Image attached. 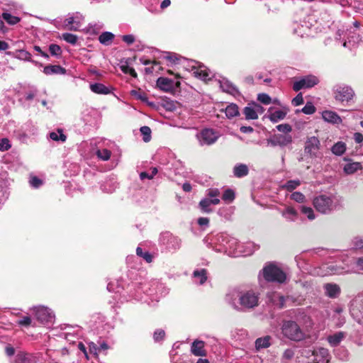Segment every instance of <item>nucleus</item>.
<instances>
[{
    "label": "nucleus",
    "instance_id": "f704fd0d",
    "mask_svg": "<svg viewBox=\"0 0 363 363\" xmlns=\"http://www.w3.org/2000/svg\"><path fill=\"white\" fill-rule=\"evenodd\" d=\"M90 89L92 92L97 94L106 95L111 93L109 88L101 83H94L90 84Z\"/></svg>",
    "mask_w": 363,
    "mask_h": 363
},
{
    "label": "nucleus",
    "instance_id": "6e6d98bb",
    "mask_svg": "<svg viewBox=\"0 0 363 363\" xmlns=\"http://www.w3.org/2000/svg\"><path fill=\"white\" fill-rule=\"evenodd\" d=\"M300 185L301 182L298 179L289 180L282 186V188L286 189L289 191H292Z\"/></svg>",
    "mask_w": 363,
    "mask_h": 363
},
{
    "label": "nucleus",
    "instance_id": "69168bd1",
    "mask_svg": "<svg viewBox=\"0 0 363 363\" xmlns=\"http://www.w3.org/2000/svg\"><path fill=\"white\" fill-rule=\"evenodd\" d=\"M121 69L125 74H129L134 78L137 77V73L133 67H129L128 65H121Z\"/></svg>",
    "mask_w": 363,
    "mask_h": 363
},
{
    "label": "nucleus",
    "instance_id": "de8ad7c7",
    "mask_svg": "<svg viewBox=\"0 0 363 363\" xmlns=\"http://www.w3.org/2000/svg\"><path fill=\"white\" fill-rule=\"evenodd\" d=\"M113 38L114 35L112 33L104 32L99 35V40L102 45H108L111 43Z\"/></svg>",
    "mask_w": 363,
    "mask_h": 363
},
{
    "label": "nucleus",
    "instance_id": "6e6552de",
    "mask_svg": "<svg viewBox=\"0 0 363 363\" xmlns=\"http://www.w3.org/2000/svg\"><path fill=\"white\" fill-rule=\"evenodd\" d=\"M130 296L138 301L143 299V294H147L148 296H152L153 290L150 288L149 283L138 284L132 283L128 287Z\"/></svg>",
    "mask_w": 363,
    "mask_h": 363
},
{
    "label": "nucleus",
    "instance_id": "7ed1b4c3",
    "mask_svg": "<svg viewBox=\"0 0 363 363\" xmlns=\"http://www.w3.org/2000/svg\"><path fill=\"white\" fill-rule=\"evenodd\" d=\"M262 279L267 282L284 284L287 280V275L277 265L271 263L265 265L259 274V281L261 285Z\"/></svg>",
    "mask_w": 363,
    "mask_h": 363
},
{
    "label": "nucleus",
    "instance_id": "9d476101",
    "mask_svg": "<svg viewBox=\"0 0 363 363\" xmlns=\"http://www.w3.org/2000/svg\"><path fill=\"white\" fill-rule=\"evenodd\" d=\"M346 271L345 266L329 262L323 264L316 272V274L319 276H328L335 274H342Z\"/></svg>",
    "mask_w": 363,
    "mask_h": 363
},
{
    "label": "nucleus",
    "instance_id": "4be33fe9",
    "mask_svg": "<svg viewBox=\"0 0 363 363\" xmlns=\"http://www.w3.org/2000/svg\"><path fill=\"white\" fill-rule=\"evenodd\" d=\"M292 142V137L290 135H275L274 138L268 141L272 146H286Z\"/></svg>",
    "mask_w": 363,
    "mask_h": 363
},
{
    "label": "nucleus",
    "instance_id": "49530a36",
    "mask_svg": "<svg viewBox=\"0 0 363 363\" xmlns=\"http://www.w3.org/2000/svg\"><path fill=\"white\" fill-rule=\"evenodd\" d=\"M298 208L301 213L305 215L310 220H313L315 218L314 211L311 207L301 205Z\"/></svg>",
    "mask_w": 363,
    "mask_h": 363
},
{
    "label": "nucleus",
    "instance_id": "ea45409f",
    "mask_svg": "<svg viewBox=\"0 0 363 363\" xmlns=\"http://www.w3.org/2000/svg\"><path fill=\"white\" fill-rule=\"evenodd\" d=\"M346 149V144L344 142L339 141L333 145L331 151L334 155L341 156L345 152Z\"/></svg>",
    "mask_w": 363,
    "mask_h": 363
},
{
    "label": "nucleus",
    "instance_id": "a211bd4d",
    "mask_svg": "<svg viewBox=\"0 0 363 363\" xmlns=\"http://www.w3.org/2000/svg\"><path fill=\"white\" fill-rule=\"evenodd\" d=\"M226 243L227 245L225 252H228V255L235 257L240 256L239 250L241 249V247H243V245H241L242 243L238 242L236 238L230 237L229 235Z\"/></svg>",
    "mask_w": 363,
    "mask_h": 363
},
{
    "label": "nucleus",
    "instance_id": "3c124183",
    "mask_svg": "<svg viewBox=\"0 0 363 363\" xmlns=\"http://www.w3.org/2000/svg\"><path fill=\"white\" fill-rule=\"evenodd\" d=\"M118 187V184L113 180L107 181L104 184L101 186L103 191L106 193H112Z\"/></svg>",
    "mask_w": 363,
    "mask_h": 363
},
{
    "label": "nucleus",
    "instance_id": "e433bc0d",
    "mask_svg": "<svg viewBox=\"0 0 363 363\" xmlns=\"http://www.w3.org/2000/svg\"><path fill=\"white\" fill-rule=\"evenodd\" d=\"M345 333L337 332L333 335H329L327 340L332 347H336L341 342V341L345 338Z\"/></svg>",
    "mask_w": 363,
    "mask_h": 363
},
{
    "label": "nucleus",
    "instance_id": "c85d7f7f",
    "mask_svg": "<svg viewBox=\"0 0 363 363\" xmlns=\"http://www.w3.org/2000/svg\"><path fill=\"white\" fill-rule=\"evenodd\" d=\"M14 363H36V359L30 354L20 352L16 355Z\"/></svg>",
    "mask_w": 363,
    "mask_h": 363
},
{
    "label": "nucleus",
    "instance_id": "4468645a",
    "mask_svg": "<svg viewBox=\"0 0 363 363\" xmlns=\"http://www.w3.org/2000/svg\"><path fill=\"white\" fill-rule=\"evenodd\" d=\"M82 20L83 16L80 13H76L69 16L65 20L64 25L68 30L74 31L79 30L82 26Z\"/></svg>",
    "mask_w": 363,
    "mask_h": 363
},
{
    "label": "nucleus",
    "instance_id": "c9c22d12",
    "mask_svg": "<svg viewBox=\"0 0 363 363\" xmlns=\"http://www.w3.org/2000/svg\"><path fill=\"white\" fill-rule=\"evenodd\" d=\"M225 113L228 119L238 116L240 115L238 106L233 103L228 104L225 108Z\"/></svg>",
    "mask_w": 363,
    "mask_h": 363
},
{
    "label": "nucleus",
    "instance_id": "5fc2aeb1",
    "mask_svg": "<svg viewBox=\"0 0 363 363\" xmlns=\"http://www.w3.org/2000/svg\"><path fill=\"white\" fill-rule=\"evenodd\" d=\"M158 170L157 167H152L150 172H142L140 174V179L144 180L145 179H152L157 174Z\"/></svg>",
    "mask_w": 363,
    "mask_h": 363
},
{
    "label": "nucleus",
    "instance_id": "7c9ffc66",
    "mask_svg": "<svg viewBox=\"0 0 363 363\" xmlns=\"http://www.w3.org/2000/svg\"><path fill=\"white\" fill-rule=\"evenodd\" d=\"M43 73L46 75L65 74L66 69L60 65H47L43 69Z\"/></svg>",
    "mask_w": 363,
    "mask_h": 363
},
{
    "label": "nucleus",
    "instance_id": "13d9d810",
    "mask_svg": "<svg viewBox=\"0 0 363 363\" xmlns=\"http://www.w3.org/2000/svg\"><path fill=\"white\" fill-rule=\"evenodd\" d=\"M62 38L68 43L75 45L77 42V36L72 33H65L62 35Z\"/></svg>",
    "mask_w": 363,
    "mask_h": 363
},
{
    "label": "nucleus",
    "instance_id": "cd10ccee",
    "mask_svg": "<svg viewBox=\"0 0 363 363\" xmlns=\"http://www.w3.org/2000/svg\"><path fill=\"white\" fill-rule=\"evenodd\" d=\"M193 280L196 284L200 285L204 284L207 280V271L205 269H196L193 272Z\"/></svg>",
    "mask_w": 363,
    "mask_h": 363
},
{
    "label": "nucleus",
    "instance_id": "4d7b16f0",
    "mask_svg": "<svg viewBox=\"0 0 363 363\" xmlns=\"http://www.w3.org/2000/svg\"><path fill=\"white\" fill-rule=\"evenodd\" d=\"M290 199L301 204L304 203L306 201V197L303 194H302L300 191L293 192L290 196Z\"/></svg>",
    "mask_w": 363,
    "mask_h": 363
},
{
    "label": "nucleus",
    "instance_id": "f3484780",
    "mask_svg": "<svg viewBox=\"0 0 363 363\" xmlns=\"http://www.w3.org/2000/svg\"><path fill=\"white\" fill-rule=\"evenodd\" d=\"M343 160L345 161L346 163L342 166V169L343 172L347 175L353 174L363 169L361 162H354L352 159L348 157H344Z\"/></svg>",
    "mask_w": 363,
    "mask_h": 363
},
{
    "label": "nucleus",
    "instance_id": "ddd939ff",
    "mask_svg": "<svg viewBox=\"0 0 363 363\" xmlns=\"http://www.w3.org/2000/svg\"><path fill=\"white\" fill-rule=\"evenodd\" d=\"M264 108L258 103L251 102L243 109V114L246 120H256L259 115L264 113Z\"/></svg>",
    "mask_w": 363,
    "mask_h": 363
},
{
    "label": "nucleus",
    "instance_id": "e2e57ef3",
    "mask_svg": "<svg viewBox=\"0 0 363 363\" xmlns=\"http://www.w3.org/2000/svg\"><path fill=\"white\" fill-rule=\"evenodd\" d=\"M222 199L228 203L232 202L235 199L233 191L231 189L225 190L222 196Z\"/></svg>",
    "mask_w": 363,
    "mask_h": 363
},
{
    "label": "nucleus",
    "instance_id": "412c9836",
    "mask_svg": "<svg viewBox=\"0 0 363 363\" xmlns=\"http://www.w3.org/2000/svg\"><path fill=\"white\" fill-rule=\"evenodd\" d=\"M220 203V199H210L205 197L201 199L199 203V206L202 212L209 213L213 211L212 205H218Z\"/></svg>",
    "mask_w": 363,
    "mask_h": 363
},
{
    "label": "nucleus",
    "instance_id": "aec40b11",
    "mask_svg": "<svg viewBox=\"0 0 363 363\" xmlns=\"http://www.w3.org/2000/svg\"><path fill=\"white\" fill-rule=\"evenodd\" d=\"M323 289L324 290L325 295L330 298H337L341 293L340 286L335 283L324 284Z\"/></svg>",
    "mask_w": 363,
    "mask_h": 363
},
{
    "label": "nucleus",
    "instance_id": "c03bdc74",
    "mask_svg": "<svg viewBox=\"0 0 363 363\" xmlns=\"http://www.w3.org/2000/svg\"><path fill=\"white\" fill-rule=\"evenodd\" d=\"M360 40L359 35L358 34L354 33L350 37L348 38V40L345 41L342 45L345 48H348L349 49H352L354 48Z\"/></svg>",
    "mask_w": 363,
    "mask_h": 363
},
{
    "label": "nucleus",
    "instance_id": "dca6fc26",
    "mask_svg": "<svg viewBox=\"0 0 363 363\" xmlns=\"http://www.w3.org/2000/svg\"><path fill=\"white\" fill-rule=\"evenodd\" d=\"M320 148V141L315 136L310 137L305 143V152L311 157L316 156Z\"/></svg>",
    "mask_w": 363,
    "mask_h": 363
},
{
    "label": "nucleus",
    "instance_id": "1a4fd4ad",
    "mask_svg": "<svg viewBox=\"0 0 363 363\" xmlns=\"http://www.w3.org/2000/svg\"><path fill=\"white\" fill-rule=\"evenodd\" d=\"M160 243L164 246L169 252H175L182 246V240L177 236L173 235L169 232L161 234L160 237Z\"/></svg>",
    "mask_w": 363,
    "mask_h": 363
},
{
    "label": "nucleus",
    "instance_id": "58836bf2",
    "mask_svg": "<svg viewBox=\"0 0 363 363\" xmlns=\"http://www.w3.org/2000/svg\"><path fill=\"white\" fill-rule=\"evenodd\" d=\"M15 57L17 59L21 60H26V61L30 62L35 64V65L42 66V64L33 60L31 59V54L29 52L24 50H18L16 52Z\"/></svg>",
    "mask_w": 363,
    "mask_h": 363
},
{
    "label": "nucleus",
    "instance_id": "f8f14e48",
    "mask_svg": "<svg viewBox=\"0 0 363 363\" xmlns=\"http://www.w3.org/2000/svg\"><path fill=\"white\" fill-rule=\"evenodd\" d=\"M196 136L201 145H211L218 138V133L211 128L202 130Z\"/></svg>",
    "mask_w": 363,
    "mask_h": 363
},
{
    "label": "nucleus",
    "instance_id": "864d4df0",
    "mask_svg": "<svg viewBox=\"0 0 363 363\" xmlns=\"http://www.w3.org/2000/svg\"><path fill=\"white\" fill-rule=\"evenodd\" d=\"M2 18L7 23L12 26L17 24L21 21L20 18L12 16L11 13L6 12L2 13Z\"/></svg>",
    "mask_w": 363,
    "mask_h": 363
},
{
    "label": "nucleus",
    "instance_id": "338daca9",
    "mask_svg": "<svg viewBox=\"0 0 363 363\" xmlns=\"http://www.w3.org/2000/svg\"><path fill=\"white\" fill-rule=\"evenodd\" d=\"M220 195V191L218 189H209L206 191V196L210 199H219Z\"/></svg>",
    "mask_w": 363,
    "mask_h": 363
},
{
    "label": "nucleus",
    "instance_id": "2eb2a0df",
    "mask_svg": "<svg viewBox=\"0 0 363 363\" xmlns=\"http://www.w3.org/2000/svg\"><path fill=\"white\" fill-rule=\"evenodd\" d=\"M157 86L161 90L169 92L173 91L176 87H179L180 82L167 77H160L157 80Z\"/></svg>",
    "mask_w": 363,
    "mask_h": 363
},
{
    "label": "nucleus",
    "instance_id": "0e129e2a",
    "mask_svg": "<svg viewBox=\"0 0 363 363\" xmlns=\"http://www.w3.org/2000/svg\"><path fill=\"white\" fill-rule=\"evenodd\" d=\"M257 100L264 105H268L272 102L271 97L265 93L259 94L257 95Z\"/></svg>",
    "mask_w": 363,
    "mask_h": 363
},
{
    "label": "nucleus",
    "instance_id": "6ab92c4d",
    "mask_svg": "<svg viewBox=\"0 0 363 363\" xmlns=\"http://www.w3.org/2000/svg\"><path fill=\"white\" fill-rule=\"evenodd\" d=\"M193 74L203 81H208L213 77V73L204 65H199L198 67H193Z\"/></svg>",
    "mask_w": 363,
    "mask_h": 363
},
{
    "label": "nucleus",
    "instance_id": "680f3d73",
    "mask_svg": "<svg viewBox=\"0 0 363 363\" xmlns=\"http://www.w3.org/2000/svg\"><path fill=\"white\" fill-rule=\"evenodd\" d=\"M49 51L52 56L59 57L62 54L61 48L56 44H51L49 46Z\"/></svg>",
    "mask_w": 363,
    "mask_h": 363
},
{
    "label": "nucleus",
    "instance_id": "bf43d9fd",
    "mask_svg": "<svg viewBox=\"0 0 363 363\" xmlns=\"http://www.w3.org/2000/svg\"><path fill=\"white\" fill-rule=\"evenodd\" d=\"M164 58L169 62L172 65H176L179 63V57L176 53L166 52L164 55Z\"/></svg>",
    "mask_w": 363,
    "mask_h": 363
},
{
    "label": "nucleus",
    "instance_id": "72a5a7b5",
    "mask_svg": "<svg viewBox=\"0 0 363 363\" xmlns=\"http://www.w3.org/2000/svg\"><path fill=\"white\" fill-rule=\"evenodd\" d=\"M294 32L298 36L304 37L311 35L310 27L305 23V24L296 23L294 28Z\"/></svg>",
    "mask_w": 363,
    "mask_h": 363
},
{
    "label": "nucleus",
    "instance_id": "603ef678",
    "mask_svg": "<svg viewBox=\"0 0 363 363\" xmlns=\"http://www.w3.org/2000/svg\"><path fill=\"white\" fill-rule=\"evenodd\" d=\"M97 157L103 161H107L110 159L111 152L106 148L99 149L96 152Z\"/></svg>",
    "mask_w": 363,
    "mask_h": 363
},
{
    "label": "nucleus",
    "instance_id": "f257e3e1",
    "mask_svg": "<svg viewBox=\"0 0 363 363\" xmlns=\"http://www.w3.org/2000/svg\"><path fill=\"white\" fill-rule=\"evenodd\" d=\"M260 294L253 289H233L225 296V301L238 312L255 309L259 304Z\"/></svg>",
    "mask_w": 363,
    "mask_h": 363
},
{
    "label": "nucleus",
    "instance_id": "2f4dec72",
    "mask_svg": "<svg viewBox=\"0 0 363 363\" xmlns=\"http://www.w3.org/2000/svg\"><path fill=\"white\" fill-rule=\"evenodd\" d=\"M272 337L269 335L259 337L255 340V348L257 351H259L262 349H266L271 345Z\"/></svg>",
    "mask_w": 363,
    "mask_h": 363
},
{
    "label": "nucleus",
    "instance_id": "09e8293b",
    "mask_svg": "<svg viewBox=\"0 0 363 363\" xmlns=\"http://www.w3.org/2000/svg\"><path fill=\"white\" fill-rule=\"evenodd\" d=\"M50 138L57 142H65L67 137L61 129H58L56 132H51L50 133Z\"/></svg>",
    "mask_w": 363,
    "mask_h": 363
},
{
    "label": "nucleus",
    "instance_id": "8fccbe9b",
    "mask_svg": "<svg viewBox=\"0 0 363 363\" xmlns=\"http://www.w3.org/2000/svg\"><path fill=\"white\" fill-rule=\"evenodd\" d=\"M136 254L138 257H142L147 263L152 262L153 256L147 251H143L140 247H138L136 249Z\"/></svg>",
    "mask_w": 363,
    "mask_h": 363
},
{
    "label": "nucleus",
    "instance_id": "473e14b6",
    "mask_svg": "<svg viewBox=\"0 0 363 363\" xmlns=\"http://www.w3.org/2000/svg\"><path fill=\"white\" fill-rule=\"evenodd\" d=\"M241 245H242L243 247H241V249L239 250V251L240 252V255L242 256L250 255L258 249V246L252 242L242 243Z\"/></svg>",
    "mask_w": 363,
    "mask_h": 363
},
{
    "label": "nucleus",
    "instance_id": "a18cd8bd",
    "mask_svg": "<svg viewBox=\"0 0 363 363\" xmlns=\"http://www.w3.org/2000/svg\"><path fill=\"white\" fill-rule=\"evenodd\" d=\"M9 196L7 182L0 179V203L6 200Z\"/></svg>",
    "mask_w": 363,
    "mask_h": 363
},
{
    "label": "nucleus",
    "instance_id": "20e7f679",
    "mask_svg": "<svg viewBox=\"0 0 363 363\" xmlns=\"http://www.w3.org/2000/svg\"><path fill=\"white\" fill-rule=\"evenodd\" d=\"M281 332L285 338L294 342H300L306 336L304 330L296 321L291 320L282 321Z\"/></svg>",
    "mask_w": 363,
    "mask_h": 363
},
{
    "label": "nucleus",
    "instance_id": "5701e85b",
    "mask_svg": "<svg viewBox=\"0 0 363 363\" xmlns=\"http://www.w3.org/2000/svg\"><path fill=\"white\" fill-rule=\"evenodd\" d=\"M267 298L269 302L277 308H281L285 305L286 298L277 292H269Z\"/></svg>",
    "mask_w": 363,
    "mask_h": 363
},
{
    "label": "nucleus",
    "instance_id": "39448f33",
    "mask_svg": "<svg viewBox=\"0 0 363 363\" xmlns=\"http://www.w3.org/2000/svg\"><path fill=\"white\" fill-rule=\"evenodd\" d=\"M333 97L342 105L350 104L355 96L353 89L344 84H336L333 88Z\"/></svg>",
    "mask_w": 363,
    "mask_h": 363
},
{
    "label": "nucleus",
    "instance_id": "b1692460",
    "mask_svg": "<svg viewBox=\"0 0 363 363\" xmlns=\"http://www.w3.org/2000/svg\"><path fill=\"white\" fill-rule=\"evenodd\" d=\"M221 89L231 95L235 96L239 94L238 88L227 79L223 77L218 80Z\"/></svg>",
    "mask_w": 363,
    "mask_h": 363
},
{
    "label": "nucleus",
    "instance_id": "a878e982",
    "mask_svg": "<svg viewBox=\"0 0 363 363\" xmlns=\"http://www.w3.org/2000/svg\"><path fill=\"white\" fill-rule=\"evenodd\" d=\"M322 117L325 121L333 124H340L342 121L340 116L333 111H323L322 112Z\"/></svg>",
    "mask_w": 363,
    "mask_h": 363
},
{
    "label": "nucleus",
    "instance_id": "0eeeda50",
    "mask_svg": "<svg viewBox=\"0 0 363 363\" xmlns=\"http://www.w3.org/2000/svg\"><path fill=\"white\" fill-rule=\"evenodd\" d=\"M34 312L35 318L41 324L49 325L54 323L55 314L52 310L44 306H34L30 308Z\"/></svg>",
    "mask_w": 363,
    "mask_h": 363
},
{
    "label": "nucleus",
    "instance_id": "393cba45",
    "mask_svg": "<svg viewBox=\"0 0 363 363\" xmlns=\"http://www.w3.org/2000/svg\"><path fill=\"white\" fill-rule=\"evenodd\" d=\"M281 214L282 217L289 222H295L297 220L298 216L297 210L291 206H286L281 211Z\"/></svg>",
    "mask_w": 363,
    "mask_h": 363
},
{
    "label": "nucleus",
    "instance_id": "052dcab7",
    "mask_svg": "<svg viewBox=\"0 0 363 363\" xmlns=\"http://www.w3.org/2000/svg\"><path fill=\"white\" fill-rule=\"evenodd\" d=\"M140 133L143 136L145 142H149L151 139V130L148 126H143L140 128Z\"/></svg>",
    "mask_w": 363,
    "mask_h": 363
},
{
    "label": "nucleus",
    "instance_id": "774afa93",
    "mask_svg": "<svg viewBox=\"0 0 363 363\" xmlns=\"http://www.w3.org/2000/svg\"><path fill=\"white\" fill-rule=\"evenodd\" d=\"M301 111L305 114H313L315 111V108L311 102H308L302 108Z\"/></svg>",
    "mask_w": 363,
    "mask_h": 363
},
{
    "label": "nucleus",
    "instance_id": "a19ab883",
    "mask_svg": "<svg viewBox=\"0 0 363 363\" xmlns=\"http://www.w3.org/2000/svg\"><path fill=\"white\" fill-rule=\"evenodd\" d=\"M140 60L141 63L145 65H152V67H148L145 68V72L147 74H151V73H152L154 72H157V69H160L159 63H157L155 61L152 62L150 60H144L143 58H141Z\"/></svg>",
    "mask_w": 363,
    "mask_h": 363
},
{
    "label": "nucleus",
    "instance_id": "79ce46f5",
    "mask_svg": "<svg viewBox=\"0 0 363 363\" xmlns=\"http://www.w3.org/2000/svg\"><path fill=\"white\" fill-rule=\"evenodd\" d=\"M298 267L306 274L311 273V267L308 264L305 262L304 259L301 255H298L295 257Z\"/></svg>",
    "mask_w": 363,
    "mask_h": 363
},
{
    "label": "nucleus",
    "instance_id": "f03ea898",
    "mask_svg": "<svg viewBox=\"0 0 363 363\" xmlns=\"http://www.w3.org/2000/svg\"><path fill=\"white\" fill-rule=\"evenodd\" d=\"M342 199L337 195H320L313 199V206L321 213L327 214L341 206Z\"/></svg>",
    "mask_w": 363,
    "mask_h": 363
},
{
    "label": "nucleus",
    "instance_id": "4c0bfd02",
    "mask_svg": "<svg viewBox=\"0 0 363 363\" xmlns=\"http://www.w3.org/2000/svg\"><path fill=\"white\" fill-rule=\"evenodd\" d=\"M248 172L249 169L245 164H237L233 168V174L238 178L247 176Z\"/></svg>",
    "mask_w": 363,
    "mask_h": 363
},
{
    "label": "nucleus",
    "instance_id": "bb28decb",
    "mask_svg": "<svg viewBox=\"0 0 363 363\" xmlns=\"http://www.w3.org/2000/svg\"><path fill=\"white\" fill-rule=\"evenodd\" d=\"M313 354L318 363H328L329 361V352L325 348H318L313 351Z\"/></svg>",
    "mask_w": 363,
    "mask_h": 363
},
{
    "label": "nucleus",
    "instance_id": "37998d69",
    "mask_svg": "<svg viewBox=\"0 0 363 363\" xmlns=\"http://www.w3.org/2000/svg\"><path fill=\"white\" fill-rule=\"evenodd\" d=\"M286 115V111L283 110H276L269 114V118L272 122L277 123L278 121L283 120L285 118Z\"/></svg>",
    "mask_w": 363,
    "mask_h": 363
},
{
    "label": "nucleus",
    "instance_id": "c756f323",
    "mask_svg": "<svg viewBox=\"0 0 363 363\" xmlns=\"http://www.w3.org/2000/svg\"><path fill=\"white\" fill-rule=\"evenodd\" d=\"M204 348V342L202 340H195L191 347V352L196 356H205L206 351Z\"/></svg>",
    "mask_w": 363,
    "mask_h": 363
},
{
    "label": "nucleus",
    "instance_id": "9b49d317",
    "mask_svg": "<svg viewBox=\"0 0 363 363\" xmlns=\"http://www.w3.org/2000/svg\"><path fill=\"white\" fill-rule=\"evenodd\" d=\"M319 79L314 75H307L299 78L293 84V89L298 91L301 89H310L318 84Z\"/></svg>",
    "mask_w": 363,
    "mask_h": 363
},
{
    "label": "nucleus",
    "instance_id": "423d86ee",
    "mask_svg": "<svg viewBox=\"0 0 363 363\" xmlns=\"http://www.w3.org/2000/svg\"><path fill=\"white\" fill-rule=\"evenodd\" d=\"M228 239V234L222 233L216 235L207 236L203 239V241L215 251L225 252Z\"/></svg>",
    "mask_w": 363,
    "mask_h": 363
}]
</instances>
